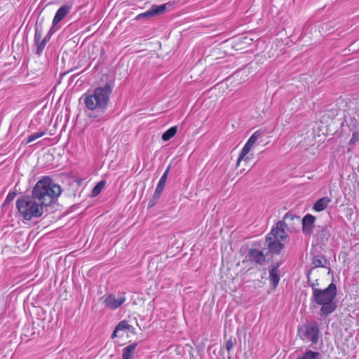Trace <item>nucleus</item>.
<instances>
[{
	"label": "nucleus",
	"mask_w": 359,
	"mask_h": 359,
	"mask_svg": "<svg viewBox=\"0 0 359 359\" xmlns=\"http://www.w3.org/2000/svg\"><path fill=\"white\" fill-rule=\"evenodd\" d=\"M318 285V279L309 284L312 290L311 306L316 309L320 306V316H327L337 309V304L334 302L337 294V286L334 283H331L326 288L319 289L317 287Z\"/></svg>",
	"instance_id": "1"
},
{
	"label": "nucleus",
	"mask_w": 359,
	"mask_h": 359,
	"mask_svg": "<svg viewBox=\"0 0 359 359\" xmlns=\"http://www.w3.org/2000/svg\"><path fill=\"white\" fill-rule=\"evenodd\" d=\"M114 88V81H109L102 86L96 87L92 93L82 96L86 107L90 111L104 112L108 108L110 96Z\"/></svg>",
	"instance_id": "2"
},
{
	"label": "nucleus",
	"mask_w": 359,
	"mask_h": 359,
	"mask_svg": "<svg viewBox=\"0 0 359 359\" xmlns=\"http://www.w3.org/2000/svg\"><path fill=\"white\" fill-rule=\"evenodd\" d=\"M62 193L61 187L55 183L50 177H43L39 180L32 191V197L42 207L50 205Z\"/></svg>",
	"instance_id": "3"
},
{
	"label": "nucleus",
	"mask_w": 359,
	"mask_h": 359,
	"mask_svg": "<svg viewBox=\"0 0 359 359\" xmlns=\"http://www.w3.org/2000/svg\"><path fill=\"white\" fill-rule=\"evenodd\" d=\"M16 208L20 215L26 220L39 217L43 214V207L32 196H22L17 199Z\"/></svg>",
	"instance_id": "4"
},
{
	"label": "nucleus",
	"mask_w": 359,
	"mask_h": 359,
	"mask_svg": "<svg viewBox=\"0 0 359 359\" xmlns=\"http://www.w3.org/2000/svg\"><path fill=\"white\" fill-rule=\"evenodd\" d=\"M298 335L305 342H311L313 345L317 344L320 336L318 323L312 320L303 325L298 329Z\"/></svg>",
	"instance_id": "5"
},
{
	"label": "nucleus",
	"mask_w": 359,
	"mask_h": 359,
	"mask_svg": "<svg viewBox=\"0 0 359 359\" xmlns=\"http://www.w3.org/2000/svg\"><path fill=\"white\" fill-rule=\"evenodd\" d=\"M102 298L104 307L112 311L121 307L126 301V293L123 292L111 293Z\"/></svg>",
	"instance_id": "6"
},
{
	"label": "nucleus",
	"mask_w": 359,
	"mask_h": 359,
	"mask_svg": "<svg viewBox=\"0 0 359 359\" xmlns=\"http://www.w3.org/2000/svg\"><path fill=\"white\" fill-rule=\"evenodd\" d=\"M245 258L247 262L259 265H262L266 261V255L257 248H249Z\"/></svg>",
	"instance_id": "7"
},
{
	"label": "nucleus",
	"mask_w": 359,
	"mask_h": 359,
	"mask_svg": "<svg viewBox=\"0 0 359 359\" xmlns=\"http://www.w3.org/2000/svg\"><path fill=\"white\" fill-rule=\"evenodd\" d=\"M73 5V1H69L57 10L52 22L53 26H56L60 22L65 18V17L70 13Z\"/></svg>",
	"instance_id": "8"
},
{
	"label": "nucleus",
	"mask_w": 359,
	"mask_h": 359,
	"mask_svg": "<svg viewBox=\"0 0 359 359\" xmlns=\"http://www.w3.org/2000/svg\"><path fill=\"white\" fill-rule=\"evenodd\" d=\"M287 237L284 229V222H278L275 228H273L269 233L266 236V240L277 239L283 241Z\"/></svg>",
	"instance_id": "9"
},
{
	"label": "nucleus",
	"mask_w": 359,
	"mask_h": 359,
	"mask_svg": "<svg viewBox=\"0 0 359 359\" xmlns=\"http://www.w3.org/2000/svg\"><path fill=\"white\" fill-rule=\"evenodd\" d=\"M316 217L306 214L302 218V231L305 235H311L313 232Z\"/></svg>",
	"instance_id": "10"
},
{
	"label": "nucleus",
	"mask_w": 359,
	"mask_h": 359,
	"mask_svg": "<svg viewBox=\"0 0 359 359\" xmlns=\"http://www.w3.org/2000/svg\"><path fill=\"white\" fill-rule=\"evenodd\" d=\"M165 4L154 5L151 8L144 13H140L137 16V19L140 20L142 18L153 17L156 15L163 13L165 11Z\"/></svg>",
	"instance_id": "11"
},
{
	"label": "nucleus",
	"mask_w": 359,
	"mask_h": 359,
	"mask_svg": "<svg viewBox=\"0 0 359 359\" xmlns=\"http://www.w3.org/2000/svg\"><path fill=\"white\" fill-rule=\"evenodd\" d=\"M279 266L280 264L278 263H276L272 264L269 269V280L273 285V288L275 290L278 285L280 277V273H279Z\"/></svg>",
	"instance_id": "12"
},
{
	"label": "nucleus",
	"mask_w": 359,
	"mask_h": 359,
	"mask_svg": "<svg viewBox=\"0 0 359 359\" xmlns=\"http://www.w3.org/2000/svg\"><path fill=\"white\" fill-rule=\"evenodd\" d=\"M170 168H171V166H170V165H169L166 168V169L164 171L162 176L161 177V178L157 184V186L155 189V191H155V198H160V196L164 189V187L165 185Z\"/></svg>",
	"instance_id": "13"
},
{
	"label": "nucleus",
	"mask_w": 359,
	"mask_h": 359,
	"mask_svg": "<svg viewBox=\"0 0 359 359\" xmlns=\"http://www.w3.org/2000/svg\"><path fill=\"white\" fill-rule=\"evenodd\" d=\"M128 329V322L126 320L120 321L115 327L111 338L112 339L118 337H123L124 332H127Z\"/></svg>",
	"instance_id": "14"
},
{
	"label": "nucleus",
	"mask_w": 359,
	"mask_h": 359,
	"mask_svg": "<svg viewBox=\"0 0 359 359\" xmlns=\"http://www.w3.org/2000/svg\"><path fill=\"white\" fill-rule=\"evenodd\" d=\"M266 241L269 250L272 254L278 255L284 247L282 241L277 239L271 238L270 240H266Z\"/></svg>",
	"instance_id": "15"
},
{
	"label": "nucleus",
	"mask_w": 359,
	"mask_h": 359,
	"mask_svg": "<svg viewBox=\"0 0 359 359\" xmlns=\"http://www.w3.org/2000/svg\"><path fill=\"white\" fill-rule=\"evenodd\" d=\"M139 342H133L124 347L122 350V359H134V355Z\"/></svg>",
	"instance_id": "16"
},
{
	"label": "nucleus",
	"mask_w": 359,
	"mask_h": 359,
	"mask_svg": "<svg viewBox=\"0 0 359 359\" xmlns=\"http://www.w3.org/2000/svg\"><path fill=\"white\" fill-rule=\"evenodd\" d=\"M330 202L331 198L328 196L322 197L316 201L313 204V209L316 212H321L326 209Z\"/></svg>",
	"instance_id": "17"
},
{
	"label": "nucleus",
	"mask_w": 359,
	"mask_h": 359,
	"mask_svg": "<svg viewBox=\"0 0 359 359\" xmlns=\"http://www.w3.org/2000/svg\"><path fill=\"white\" fill-rule=\"evenodd\" d=\"M296 359H321V355L319 352L306 350V351L297 356Z\"/></svg>",
	"instance_id": "18"
},
{
	"label": "nucleus",
	"mask_w": 359,
	"mask_h": 359,
	"mask_svg": "<svg viewBox=\"0 0 359 359\" xmlns=\"http://www.w3.org/2000/svg\"><path fill=\"white\" fill-rule=\"evenodd\" d=\"M327 260L322 255H316L313 259L314 267L327 268Z\"/></svg>",
	"instance_id": "19"
},
{
	"label": "nucleus",
	"mask_w": 359,
	"mask_h": 359,
	"mask_svg": "<svg viewBox=\"0 0 359 359\" xmlns=\"http://www.w3.org/2000/svg\"><path fill=\"white\" fill-rule=\"evenodd\" d=\"M177 127L172 126L163 133L161 138L164 142H167L170 140L172 137H173L177 133Z\"/></svg>",
	"instance_id": "20"
},
{
	"label": "nucleus",
	"mask_w": 359,
	"mask_h": 359,
	"mask_svg": "<svg viewBox=\"0 0 359 359\" xmlns=\"http://www.w3.org/2000/svg\"><path fill=\"white\" fill-rule=\"evenodd\" d=\"M252 146L248 144V143H245V145L243 146L240 154H239V156L238 158V160H237V163H236V166H238V165L240 164L241 161L245 158V156L250 152V151L252 149Z\"/></svg>",
	"instance_id": "21"
},
{
	"label": "nucleus",
	"mask_w": 359,
	"mask_h": 359,
	"mask_svg": "<svg viewBox=\"0 0 359 359\" xmlns=\"http://www.w3.org/2000/svg\"><path fill=\"white\" fill-rule=\"evenodd\" d=\"M49 39H47V38L44 37L43 39L39 40V42L34 43L36 46V53L38 55H40L42 53Z\"/></svg>",
	"instance_id": "22"
},
{
	"label": "nucleus",
	"mask_w": 359,
	"mask_h": 359,
	"mask_svg": "<svg viewBox=\"0 0 359 359\" xmlns=\"http://www.w3.org/2000/svg\"><path fill=\"white\" fill-rule=\"evenodd\" d=\"M49 39H47V38L44 37L43 39L39 40V42L34 43L36 46V53L38 55H40L42 53Z\"/></svg>",
	"instance_id": "23"
},
{
	"label": "nucleus",
	"mask_w": 359,
	"mask_h": 359,
	"mask_svg": "<svg viewBox=\"0 0 359 359\" xmlns=\"http://www.w3.org/2000/svg\"><path fill=\"white\" fill-rule=\"evenodd\" d=\"M49 39H47V38L44 37L43 39L39 40V42L34 43L36 46V53L38 55H40L42 53Z\"/></svg>",
	"instance_id": "24"
},
{
	"label": "nucleus",
	"mask_w": 359,
	"mask_h": 359,
	"mask_svg": "<svg viewBox=\"0 0 359 359\" xmlns=\"http://www.w3.org/2000/svg\"><path fill=\"white\" fill-rule=\"evenodd\" d=\"M263 135V133L258 130H256L250 137L249 139L248 140V141L246 142V143H248V144L251 145L252 147L254 145V144L257 142V140L258 139H259L260 137H262Z\"/></svg>",
	"instance_id": "25"
},
{
	"label": "nucleus",
	"mask_w": 359,
	"mask_h": 359,
	"mask_svg": "<svg viewBox=\"0 0 359 359\" xmlns=\"http://www.w3.org/2000/svg\"><path fill=\"white\" fill-rule=\"evenodd\" d=\"M104 185L105 181L102 180L99 182L93 189L92 196L94 197L98 196L100 194L102 189L104 188Z\"/></svg>",
	"instance_id": "26"
},
{
	"label": "nucleus",
	"mask_w": 359,
	"mask_h": 359,
	"mask_svg": "<svg viewBox=\"0 0 359 359\" xmlns=\"http://www.w3.org/2000/svg\"><path fill=\"white\" fill-rule=\"evenodd\" d=\"M46 134V130H42V131H40L38 133H33L27 137L26 144H29V143L32 142L33 141L36 140V139L43 137Z\"/></svg>",
	"instance_id": "27"
},
{
	"label": "nucleus",
	"mask_w": 359,
	"mask_h": 359,
	"mask_svg": "<svg viewBox=\"0 0 359 359\" xmlns=\"http://www.w3.org/2000/svg\"><path fill=\"white\" fill-rule=\"evenodd\" d=\"M42 31H43L42 26L41 25L38 26L36 25V27H35L34 38V43L39 42V40L41 39Z\"/></svg>",
	"instance_id": "28"
},
{
	"label": "nucleus",
	"mask_w": 359,
	"mask_h": 359,
	"mask_svg": "<svg viewBox=\"0 0 359 359\" xmlns=\"http://www.w3.org/2000/svg\"><path fill=\"white\" fill-rule=\"evenodd\" d=\"M234 346V341L231 338L229 339L225 344V348L227 351H230Z\"/></svg>",
	"instance_id": "29"
},
{
	"label": "nucleus",
	"mask_w": 359,
	"mask_h": 359,
	"mask_svg": "<svg viewBox=\"0 0 359 359\" xmlns=\"http://www.w3.org/2000/svg\"><path fill=\"white\" fill-rule=\"evenodd\" d=\"M55 26H53L52 25L51 27L50 28L48 32L47 33V34L46 35V38H47V39H50L51 36H53V34L57 31V29L55 28Z\"/></svg>",
	"instance_id": "30"
},
{
	"label": "nucleus",
	"mask_w": 359,
	"mask_h": 359,
	"mask_svg": "<svg viewBox=\"0 0 359 359\" xmlns=\"http://www.w3.org/2000/svg\"><path fill=\"white\" fill-rule=\"evenodd\" d=\"M16 193L15 191H10L6 196V202L11 201L15 196Z\"/></svg>",
	"instance_id": "31"
},
{
	"label": "nucleus",
	"mask_w": 359,
	"mask_h": 359,
	"mask_svg": "<svg viewBox=\"0 0 359 359\" xmlns=\"http://www.w3.org/2000/svg\"><path fill=\"white\" fill-rule=\"evenodd\" d=\"M358 140V135L355 133H353L351 139L350 140V144H355Z\"/></svg>",
	"instance_id": "32"
},
{
	"label": "nucleus",
	"mask_w": 359,
	"mask_h": 359,
	"mask_svg": "<svg viewBox=\"0 0 359 359\" xmlns=\"http://www.w3.org/2000/svg\"><path fill=\"white\" fill-rule=\"evenodd\" d=\"M295 216L291 213L287 212L284 216V220L287 221L288 219L293 220Z\"/></svg>",
	"instance_id": "33"
},
{
	"label": "nucleus",
	"mask_w": 359,
	"mask_h": 359,
	"mask_svg": "<svg viewBox=\"0 0 359 359\" xmlns=\"http://www.w3.org/2000/svg\"><path fill=\"white\" fill-rule=\"evenodd\" d=\"M158 198H155V192H154L152 198L149 202V206L151 207V206L154 205L156 204V201Z\"/></svg>",
	"instance_id": "34"
},
{
	"label": "nucleus",
	"mask_w": 359,
	"mask_h": 359,
	"mask_svg": "<svg viewBox=\"0 0 359 359\" xmlns=\"http://www.w3.org/2000/svg\"><path fill=\"white\" fill-rule=\"evenodd\" d=\"M127 332H129L133 334H136L135 328L132 325H130L129 323H128V329Z\"/></svg>",
	"instance_id": "35"
},
{
	"label": "nucleus",
	"mask_w": 359,
	"mask_h": 359,
	"mask_svg": "<svg viewBox=\"0 0 359 359\" xmlns=\"http://www.w3.org/2000/svg\"><path fill=\"white\" fill-rule=\"evenodd\" d=\"M311 271H312V269H311L308 273L306 274V278H307V280L309 281L310 280V275L311 273Z\"/></svg>",
	"instance_id": "36"
},
{
	"label": "nucleus",
	"mask_w": 359,
	"mask_h": 359,
	"mask_svg": "<svg viewBox=\"0 0 359 359\" xmlns=\"http://www.w3.org/2000/svg\"><path fill=\"white\" fill-rule=\"evenodd\" d=\"M330 271H331V269H329L328 273H330Z\"/></svg>",
	"instance_id": "37"
}]
</instances>
